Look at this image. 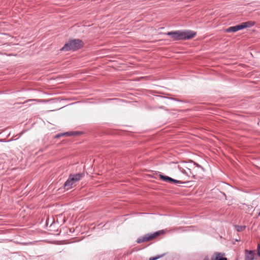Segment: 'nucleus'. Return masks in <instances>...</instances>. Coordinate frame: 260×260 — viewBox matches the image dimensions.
Wrapping results in <instances>:
<instances>
[{
	"label": "nucleus",
	"mask_w": 260,
	"mask_h": 260,
	"mask_svg": "<svg viewBox=\"0 0 260 260\" xmlns=\"http://www.w3.org/2000/svg\"><path fill=\"white\" fill-rule=\"evenodd\" d=\"M165 233L164 230L156 231L153 233H148L143 236L140 237L137 240L138 243L143 242H148L153 240L156 239L160 235H162Z\"/></svg>",
	"instance_id": "20e7f679"
},
{
	"label": "nucleus",
	"mask_w": 260,
	"mask_h": 260,
	"mask_svg": "<svg viewBox=\"0 0 260 260\" xmlns=\"http://www.w3.org/2000/svg\"><path fill=\"white\" fill-rule=\"evenodd\" d=\"M222 254L220 253H215L214 254L215 258H211V260H227L225 257H221Z\"/></svg>",
	"instance_id": "1a4fd4ad"
},
{
	"label": "nucleus",
	"mask_w": 260,
	"mask_h": 260,
	"mask_svg": "<svg viewBox=\"0 0 260 260\" xmlns=\"http://www.w3.org/2000/svg\"><path fill=\"white\" fill-rule=\"evenodd\" d=\"M162 255H158L156 257H151L149 258V260H156L160 258Z\"/></svg>",
	"instance_id": "9b49d317"
},
{
	"label": "nucleus",
	"mask_w": 260,
	"mask_h": 260,
	"mask_svg": "<svg viewBox=\"0 0 260 260\" xmlns=\"http://www.w3.org/2000/svg\"><path fill=\"white\" fill-rule=\"evenodd\" d=\"M257 254L260 256V244H259L257 246Z\"/></svg>",
	"instance_id": "ddd939ff"
},
{
	"label": "nucleus",
	"mask_w": 260,
	"mask_h": 260,
	"mask_svg": "<svg viewBox=\"0 0 260 260\" xmlns=\"http://www.w3.org/2000/svg\"><path fill=\"white\" fill-rule=\"evenodd\" d=\"M171 36L173 41L180 40H188L193 38L196 35V32L192 30H178L175 31L168 32L166 34Z\"/></svg>",
	"instance_id": "f03ea898"
},
{
	"label": "nucleus",
	"mask_w": 260,
	"mask_h": 260,
	"mask_svg": "<svg viewBox=\"0 0 260 260\" xmlns=\"http://www.w3.org/2000/svg\"><path fill=\"white\" fill-rule=\"evenodd\" d=\"M246 256L245 260H253L255 255V251H248L247 250H245Z\"/></svg>",
	"instance_id": "6e6552de"
},
{
	"label": "nucleus",
	"mask_w": 260,
	"mask_h": 260,
	"mask_svg": "<svg viewBox=\"0 0 260 260\" xmlns=\"http://www.w3.org/2000/svg\"><path fill=\"white\" fill-rule=\"evenodd\" d=\"M254 24V22L252 21H247L245 22H243L240 24L230 27L225 29V32H236L238 30L246 28L247 27H251Z\"/></svg>",
	"instance_id": "423d86ee"
},
{
	"label": "nucleus",
	"mask_w": 260,
	"mask_h": 260,
	"mask_svg": "<svg viewBox=\"0 0 260 260\" xmlns=\"http://www.w3.org/2000/svg\"><path fill=\"white\" fill-rule=\"evenodd\" d=\"M258 216H260V211H259L258 213Z\"/></svg>",
	"instance_id": "4468645a"
},
{
	"label": "nucleus",
	"mask_w": 260,
	"mask_h": 260,
	"mask_svg": "<svg viewBox=\"0 0 260 260\" xmlns=\"http://www.w3.org/2000/svg\"><path fill=\"white\" fill-rule=\"evenodd\" d=\"M204 260H208V259H204Z\"/></svg>",
	"instance_id": "2eb2a0df"
},
{
	"label": "nucleus",
	"mask_w": 260,
	"mask_h": 260,
	"mask_svg": "<svg viewBox=\"0 0 260 260\" xmlns=\"http://www.w3.org/2000/svg\"><path fill=\"white\" fill-rule=\"evenodd\" d=\"M245 229V226H238L237 228V230L238 232L243 231Z\"/></svg>",
	"instance_id": "9d476101"
},
{
	"label": "nucleus",
	"mask_w": 260,
	"mask_h": 260,
	"mask_svg": "<svg viewBox=\"0 0 260 260\" xmlns=\"http://www.w3.org/2000/svg\"><path fill=\"white\" fill-rule=\"evenodd\" d=\"M75 133H73V132H67V133H64L62 135V136H71V135H74Z\"/></svg>",
	"instance_id": "f8f14e48"
},
{
	"label": "nucleus",
	"mask_w": 260,
	"mask_h": 260,
	"mask_svg": "<svg viewBox=\"0 0 260 260\" xmlns=\"http://www.w3.org/2000/svg\"><path fill=\"white\" fill-rule=\"evenodd\" d=\"M159 177L162 180L166 181V182H173L174 183H182L183 181L182 180H177L174 179H172V178H170L167 176H164L162 175H160Z\"/></svg>",
	"instance_id": "0eeeda50"
},
{
	"label": "nucleus",
	"mask_w": 260,
	"mask_h": 260,
	"mask_svg": "<svg viewBox=\"0 0 260 260\" xmlns=\"http://www.w3.org/2000/svg\"><path fill=\"white\" fill-rule=\"evenodd\" d=\"M188 166V164L185 162H182L177 166L178 170L181 173L178 175V178L179 180L183 181L182 183L189 181V179L194 178L196 175Z\"/></svg>",
	"instance_id": "f257e3e1"
},
{
	"label": "nucleus",
	"mask_w": 260,
	"mask_h": 260,
	"mask_svg": "<svg viewBox=\"0 0 260 260\" xmlns=\"http://www.w3.org/2000/svg\"><path fill=\"white\" fill-rule=\"evenodd\" d=\"M83 45V42L79 39L73 40L69 41L62 48L61 50L69 51L71 50H75L81 48Z\"/></svg>",
	"instance_id": "39448f33"
},
{
	"label": "nucleus",
	"mask_w": 260,
	"mask_h": 260,
	"mask_svg": "<svg viewBox=\"0 0 260 260\" xmlns=\"http://www.w3.org/2000/svg\"><path fill=\"white\" fill-rule=\"evenodd\" d=\"M84 176L82 173L76 174H70L68 179L64 184V188L69 190L75 186L76 183L80 181Z\"/></svg>",
	"instance_id": "7ed1b4c3"
}]
</instances>
